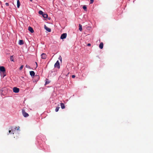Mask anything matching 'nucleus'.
<instances>
[{
    "label": "nucleus",
    "mask_w": 153,
    "mask_h": 153,
    "mask_svg": "<svg viewBox=\"0 0 153 153\" xmlns=\"http://www.w3.org/2000/svg\"><path fill=\"white\" fill-rule=\"evenodd\" d=\"M22 112L23 116L25 117H27L29 116L28 114L26 112L25 110L24 109L22 110Z\"/></svg>",
    "instance_id": "nucleus-1"
},
{
    "label": "nucleus",
    "mask_w": 153,
    "mask_h": 153,
    "mask_svg": "<svg viewBox=\"0 0 153 153\" xmlns=\"http://www.w3.org/2000/svg\"><path fill=\"white\" fill-rule=\"evenodd\" d=\"M5 71L6 70L4 67L0 66V72H2L3 73H4Z\"/></svg>",
    "instance_id": "nucleus-2"
},
{
    "label": "nucleus",
    "mask_w": 153,
    "mask_h": 153,
    "mask_svg": "<svg viewBox=\"0 0 153 153\" xmlns=\"http://www.w3.org/2000/svg\"><path fill=\"white\" fill-rule=\"evenodd\" d=\"M55 68H60L59 63V61H57L54 65Z\"/></svg>",
    "instance_id": "nucleus-3"
},
{
    "label": "nucleus",
    "mask_w": 153,
    "mask_h": 153,
    "mask_svg": "<svg viewBox=\"0 0 153 153\" xmlns=\"http://www.w3.org/2000/svg\"><path fill=\"white\" fill-rule=\"evenodd\" d=\"M13 92L15 93H17L19 92V89L18 88L16 87H14L13 88Z\"/></svg>",
    "instance_id": "nucleus-4"
},
{
    "label": "nucleus",
    "mask_w": 153,
    "mask_h": 153,
    "mask_svg": "<svg viewBox=\"0 0 153 153\" xmlns=\"http://www.w3.org/2000/svg\"><path fill=\"white\" fill-rule=\"evenodd\" d=\"M67 36L66 33H63L62 34L60 37V39H62L66 38Z\"/></svg>",
    "instance_id": "nucleus-5"
},
{
    "label": "nucleus",
    "mask_w": 153,
    "mask_h": 153,
    "mask_svg": "<svg viewBox=\"0 0 153 153\" xmlns=\"http://www.w3.org/2000/svg\"><path fill=\"white\" fill-rule=\"evenodd\" d=\"M41 56L42 58L44 59H46L47 57V55L44 53H42L41 55Z\"/></svg>",
    "instance_id": "nucleus-6"
},
{
    "label": "nucleus",
    "mask_w": 153,
    "mask_h": 153,
    "mask_svg": "<svg viewBox=\"0 0 153 153\" xmlns=\"http://www.w3.org/2000/svg\"><path fill=\"white\" fill-rule=\"evenodd\" d=\"M30 74L32 77H33L35 76V73L34 71H31L30 72Z\"/></svg>",
    "instance_id": "nucleus-7"
},
{
    "label": "nucleus",
    "mask_w": 153,
    "mask_h": 153,
    "mask_svg": "<svg viewBox=\"0 0 153 153\" xmlns=\"http://www.w3.org/2000/svg\"><path fill=\"white\" fill-rule=\"evenodd\" d=\"M28 30L31 33H33L34 32L33 28L29 26L28 27Z\"/></svg>",
    "instance_id": "nucleus-8"
},
{
    "label": "nucleus",
    "mask_w": 153,
    "mask_h": 153,
    "mask_svg": "<svg viewBox=\"0 0 153 153\" xmlns=\"http://www.w3.org/2000/svg\"><path fill=\"white\" fill-rule=\"evenodd\" d=\"M45 28L47 31L49 32H50L51 31V29L47 27L45 25Z\"/></svg>",
    "instance_id": "nucleus-9"
},
{
    "label": "nucleus",
    "mask_w": 153,
    "mask_h": 153,
    "mask_svg": "<svg viewBox=\"0 0 153 153\" xmlns=\"http://www.w3.org/2000/svg\"><path fill=\"white\" fill-rule=\"evenodd\" d=\"M103 47V42H101L100 43L99 45V48L101 49H102Z\"/></svg>",
    "instance_id": "nucleus-10"
},
{
    "label": "nucleus",
    "mask_w": 153,
    "mask_h": 153,
    "mask_svg": "<svg viewBox=\"0 0 153 153\" xmlns=\"http://www.w3.org/2000/svg\"><path fill=\"white\" fill-rule=\"evenodd\" d=\"M19 44L20 45H22L24 44V42L23 40H19Z\"/></svg>",
    "instance_id": "nucleus-11"
},
{
    "label": "nucleus",
    "mask_w": 153,
    "mask_h": 153,
    "mask_svg": "<svg viewBox=\"0 0 153 153\" xmlns=\"http://www.w3.org/2000/svg\"><path fill=\"white\" fill-rule=\"evenodd\" d=\"M60 105L61 106V108L62 109H64L65 108V106L64 104L62 103H60Z\"/></svg>",
    "instance_id": "nucleus-12"
},
{
    "label": "nucleus",
    "mask_w": 153,
    "mask_h": 153,
    "mask_svg": "<svg viewBox=\"0 0 153 153\" xmlns=\"http://www.w3.org/2000/svg\"><path fill=\"white\" fill-rule=\"evenodd\" d=\"M20 1L19 0L17 1V7L18 8H19L20 6Z\"/></svg>",
    "instance_id": "nucleus-13"
},
{
    "label": "nucleus",
    "mask_w": 153,
    "mask_h": 153,
    "mask_svg": "<svg viewBox=\"0 0 153 153\" xmlns=\"http://www.w3.org/2000/svg\"><path fill=\"white\" fill-rule=\"evenodd\" d=\"M79 30L80 31H81L82 30V25L80 24H79Z\"/></svg>",
    "instance_id": "nucleus-14"
},
{
    "label": "nucleus",
    "mask_w": 153,
    "mask_h": 153,
    "mask_svg": "<svg viewBox=\"0 0 153 153\" xmlns=\"http://www.w3.org/2000/svg\"><path fill=\"white\" fill-rule=\"evenodd\" d=\"M42 16L45 18H47L48 16L47 14L44 13H43Z\"/></svg>",
    "instance_id": "nucleus-15"
},
{
    "label": "nucleus",
    "mask_w": 153,
    "mask_h": 153,
    "mask_svg": "<svg viewBox=\"0 0 153 153\" xmlns=\"http://www.w3.org/2000/svg\"><path fill=\"white\" fill-rule=\"evenodd\" d=\"M10 61H13V56H10Z\"/></svg>",
    "instance_id": "nucleus-16"
},
{
    "label": "nucleus",
    "mask_w": 153,
    "mask_h": 153,
    "mask_svg": "<svg viewBox=\"0 0 153 153\" xmlns=\"http://www.w3.org/2000/svg\"><path fill=\"white\" fill-rule=\"evenodd\" d=\"M39 14L42 15L44 13L41 10H40L39 11Z\"/></svg>",
    "instance_id": "nucleus-17"
},
{
    "label": "nucleus",
    "mask_w": 153,
    "mask_h": 153,
    "mask_svg": "<svg viewBox=\"0 0 153 153\" xmlns=\"http://www.w3.org/2000/svg\"><path fill=\"white\" fill-rule=\"evenodd\" d=\"M60 108V107H57L56 108V109H55V111L56 112H57L59 110V108Z\"/></svg>",
    "instance_id": "nucleus-18"
},
{
    "label": "nucleus",
    "mask_w": 153,
    "mask_h": 153,
    "mask_svg": "<svg viewBox=\"0 0 153 153\" xmlns=\"http://www.w3.org/2000/svg\"><path fill=\"white\" fill-rule=\"evenodd\" d=\"M83 8L85 10H86L87 9V7L85 5H84L83 7Z\"/></svg>",
    "instance_id": "nucleus-19"
},
{
    "label": "nucleus",
    "mask_w": 153,
    "mask_h": 153,
    "mask_svg": "<svg viewBox=\"0 0 153 153\" xmlns=\"http://www.w3.org/2000/svg\"><path fill=\"white\" fill-rule=\"evenodd\" d=\"M35 78H36L37 79V81H38V79L39 78V76L36 75L35 76Z\"/></svg>",
    "instance_id": "nucleus-20"
},
{
    "label": "nucleus",
    "mask_w": 153,
    "mask_h": 153,
    "mask_svg": "<svg viewBox=\"0 0 153 153\" xmlns=\"http://www.w3.org/2000/svg\"><path fill=\"white\" fill-rule=\"evenodd\" d=\"M25 67L28 68H30V66L29 65H26Z\"/></svg>",
    "instance_id": "nucleus-21"
},
{
    "label": "nucleus",
    "mask_w": 153,
    "mask_h": 153,
    "mask_svg": "<svg viewBox=\"0 0 153 153\" xmlns=\"http://www.w3.org/2000/svg\"><path fill=\"white\" fill-rule=\"evenodd\" d=\"M23 65H21V66L19 68V70H21L22 69V68H23Z\"/></svg>",
    "instance_id": "nucleus-22"
},
{
    "label": "nucleus",
    "mask_w": 153,
    "mask_h": 153,
    "mask_svg": "<svg viewBox=\"0 0 153 153\" xmlns=\"http://www.w3.org/2000/svg\"><path fill=\"white\" fill-rule=\"evenodd\" d=\"M94 1V0H90V4H92Z\"/></svg>",
    "instance_id": "nucleus-23"
},
{
    "label": "nucleus",
    "mask_w": 153,
    "mask_h": 153,
    "mask_svg": "<svg viewBox=\"0 0 153 153\" xmlns=\"http://www.w3.org/2000/svg\"><path fill=\"white\" fill-rule=\"evenodd\" d=\"M5 5L6 6H8L9 5V4L8 3H5Z\"/></svg>",
    "instance_id": "nucleus-24"
},
{
    "label": "nucleus",
    "mask_w": 153,
    "mask_h": 153,
    "mask_svg": "<svg viewBox=\"0 0 153 153\" xmlns=\"http://www.w3.org/2000/svg\"><path fill=\"white\" fill-rule=\"evenodd\" d=\"M59 59H60V61H62V58H61V56H59Z\"/></svg>",
    "instance_id": "nucleus-25"
},
{
    "label": "nucleus",
    "mask_w": 153,
    "mask_h": 153,
    "mask_svg": "<svg viewBox=\"0 0 153 153\" xmlns=\"http://www.w3.org/2000/svg\"><path fill=\"white\" fill-rule=\"evenodd\" d=\"M75 77V76L74 75H73L72 76V78H74Z\"/></svg>",
    "instance_id": "nucleus-26"
},
{
    "label": "nucleus",
    "mask_w": 153,
    "mask_h": 153,
    "mask_svg": "<svg viewBox=\"0 0 153 153\" xmlns=\"http://www.w3.org/2000/svg\"><path fill=\"white\" fill-rule=\"evenodd\" d=\"M91 45V44L90 43H88L87 45L88 46H90Z\"/></svg>",
    "instance_id": "nucleus-27"
},
{
    "label": "nucleus",
    "mask_w": 153,
    "mask_h": 153,
    "mask_svg": "<svg viewBox=\"0 0 153 153\" xmlns=\"http://www.w3.org/2000/svg\"><path fill=\"white\" fill-rule=\"evenodd\" d=\"M9 133H10L11 132V130H10L9 131Z\"/></svg>",
    "instance_id": "nucleus-28"
},
{
    "label": "nucleus",
    "mask_w": 153,
    "mask_h": 153,
    "mask_svg": "<svg viewBox=\"0 0 153 153\" xmlns=\"http://www.w3.org/2000/svg\"><path fill=\"white\" fill-rule=\"evenodd\" d=\"M36 64V67H37V63L36 62H35Z\"/></svg>",
    "instance_id": "nucleus-29"
},
{
    "label": "nucleus",
    "mask_w": 153,
    "mask_h": 153,
    "mask_svg": "<svg viewBox=\"0 0 153 153\" xmlns=\"http://www.w3.org/2000/svg\"><path fill=\"white\" fill-rule=\"evenodd\" d=\"M48 82H46V83H45V84H48Z\"/></svg>",
    "instance_id": "nucleus-30"
},
{
    "label": "nucleus",
    "mask_w": 153,
    "mask_h": 153,
    "mask_svg": "<svg viewBox=\"0 0 153 153\" xmlns=\"http://www.w3.org/2000/svg\"><path fill=\"white\" fill-rule=\"evenodd\" d=\"M30 1H32V0H30Z\"/></svg>",
    "instance_id": "nucleus-31"
}]
</instances>
